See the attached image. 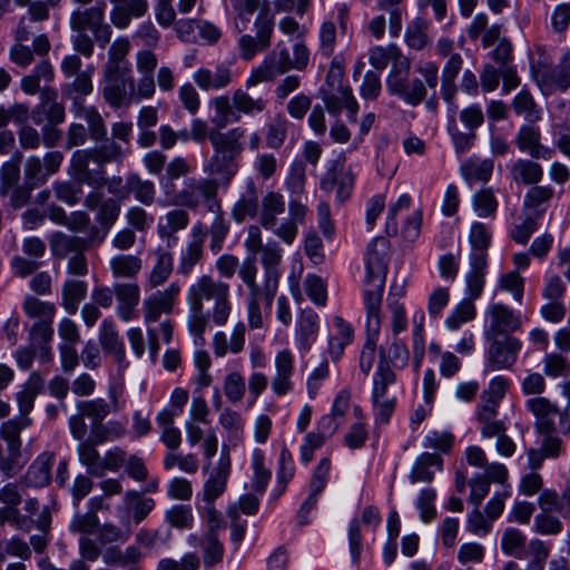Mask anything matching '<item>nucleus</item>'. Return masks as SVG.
Listing matches in <instances>:
<instances>
[{
	"label": "nucleus",
	"instance_id": "f257e3e1",
	"mask_svg": "<svg viewBox=\"0 0 570 570\" xmlns=\"http://www.w3.org/2000/svg\"><path fill=\"white\" fill-rule=\"evenodd\" d=\"M229 286L215 281L208 275H203L190 286L188 302L195 321H205L213 317L214 321H226L230 313L228 301Z\"/></svg>",
	"mask_w": 570,
	"mask_h": 570
},
{
	"label": "nucleus",
	"instance_id": "f03ea898",
	"mask_svg": "<svg viewBox=\"0 0 570 570\" xmlns=\"http://www.w3.org/2000/svg\"><path fill=\"white\" fill-rule=\"evenodd\" d=\"M386 250L387 242L382 237L375 238L372 243H370L366 250L365 283L367 288L365 291V304L367 317L370 320L387 317L385 313L382 315L380 314V306L387 271L385 262Z\"/></svg>",
	"mask_w": 570,
	"mask_h": 570
},
{
	"label": "nucleus",
	"instance_id": "7ed1b4c3",
	"mask_svg": "<svg viewBox=\"0 0 570 570\" xmlns=\"http://www.w3.org/2000/svg\"><path fill=\"white\" fill-rule=\"evenodd\" d=\"M511 323H491L485 335L491 345L487 354L484 372H494L511 368L518 357L521 343L510 335L514 327Z\"/></svg>",
	"mask_w": 570,
	"mask_h": 570
},
{
	"label": "nucleus",
	"instance_id": "20e7f679",
	"mask_svg": "<svg viewBox=\"0 0 570 570\" xmlns=\"http://www.w3.org/2000/svg\"><path fill=\"white\" fill-rule=\"evenodd\" d=\"M106 4L104 2L86 9L71 12L69 18L70 29L75 32L89 30L95 40L105 47L111 39V27L106 22Z\"/></svg>",
	"mask_w": 570,
	"mask_h": 570
},
{
	"label": "nucleus",
	"instance_id": "39448f33",
	"mask_svg": "<svg viewBox=\"0 0 570 570\" xmlns=\"http://www.w3.org/2000/svg\"><path fill=\"white\" fill-rule=\"evenodd\" d=\"M343 70L340 66H332L327 73L328 90L324 92L323 100L326 109L332 115H338L343 108L350 112V118L355 120L358 105L353 97L352 89L342 85Z\"/></svg>",
	"mask_w": 570,
	"mask_h": 570
},
{
	"label": "nucleus",
	"instance_id": "423d86ee",
	"mask_svg": "<svg viewBox=\"0 0 570 570\" xmlns=\"http://www.w3.org/2000/svg\"><path fill=\"white\" fill-rule=\"evenodd\" d=\"M264 8L255 20L257 37L243 35L237 41L239 57L244 61H250L258 52L265 51L271 46V39L274 31V19L268 17V2L263 0Z\"/></svg>",
	"mask_w": 570,
	"mask_h": 570
},
{
	"label": "nucleus",
	"instance_id": "0eeeda50",
	"mask_svg": "<svg viewBox=\"0 0 570 570\" xmlns=\"http://www.w3.org/2000/svg\"><path fill=\"white\" fill-rule=\"evenodd\" d=\"M291 69L292 59L287 49L273 50L264 58L259 66L252 69L246 78L245 86L247 89H250L262 82H272Z\"/></svg>",
	"mask_w": 570,
	"mask_h": 570
},
{
	"label": "nucleus",
	"instance_id": "6e6552de",
	"mask_svg": "<svg viewBox=\"0 0 570 570\" xmlns=\"http://www.w3.org/2000/svg\"><path fill=\"white\" fill-rule=\"evenodd\" d=\"M155 500L148 498L144 492L128 490L122 497V505L117 508L120 523L130 525L132 520L135 524L141 523L155 509Z\"/></svg>",
	"mask_w": 570,
	"mask_h": 570
},
{
	"label": "nucleus",
	"instance_id": "1a4fd4ad",
	"mask_svg": "<svg viewBox=\"0 0 570 570\" xmlns=\"http://www.w3.org/2000/svg\"><path fill=\"white\" fill-rule=\"evenodd\" d=\"M63 160V155L60 151L47 153L43 159L37 156L27 158L24 163V177L26 183L30 188L36 185L43 184L48 177L56 174Z\"/></svg>",
	"mask_w": 570,
	"mask_h": 570
},
{
	"label": "nucleus",
	"instance_id": "9d476101",
	"mask_svg": "<svg viewBox=\"0 0 570 570\" xmlns=\"http://www.w3.org/2000/svg\"><path fill=\"white\" fill-rule=\"evenodd\" d=\"M566 294V285L560 276H550L542 289L543 304L541 315L547 321H561L566 316V306L562 297Z\"/></svg>",
	"mask_w": 570,
	"mask_h": 570
},
{
	"label": "nucleus",
	"instance_id": "9b49d317",
	"mask_svg": "<svg viewBox=\"0 0 570 570\" xmlns=\"http://www.w3.org/2000/svg\"><path fill=\"white\" fill-rule=\"evenodd\" d=\"M180 292V285L171 283L165 289L157 291L148 296L142 303L145 318L147 321H156L163 315H170Z\"/></svg>",
	"mask_w": 570,
	"mask_h": 570
},
{
	"label": "nucleus",
	"instance_id": "f8f14e48",
	"mask_svg": "<svg viewBox=\"0 0 570 570\" xmlns=\"http://www.w3.org/2000/svg\"><path fill=\"white\" fill-rule=\"evenodd\" d=\"M230 474V456L227 448L222 450L219 462L213 469L208 479L204 483L203 501L214 503L227 488V481Z\"/></svg>",
	"mask_w": 570,
	"mask_h": 570
},
{
	"label": "nucleus",
	"instance_id": "ddd939ff",
	"mask_svg": "<svg viewBox=\"0 0 570 570\" xmlns=\"http://www.w3.org/2000/svg\"><path fill=\"white\" fill-rule=\"evenodd\" d=\"M102 97L112 108H120L131 102L135 97L134 78L131 76L102 80Z\"/></svg>",
	"mask_w": 570,
	"mask_h": 570
},
{
	"label": "nucleus",
	"instance_id": "4468645a",
	"mask_svg": "<svg viewBox=\"0 0 570 570\" xmlns=\"http://www.w3.org/2000/svg\"><path fill=\"white\" fill-rule=\"evenodd\" d=\"M294 356L288 350L278 352L275 356V375L272 379V390L278 395H286L293 390Z\"/></svg>",
	"mask_w": 570,
	"mask_h": 570
},
{
	"label": "nucleus",
	"instance_id": "2eb2a0df",
	"mask_svg": "<svg viewBox=\"0 0 570 570\" xmlns=\"http://www.w3.org/2000/svg\"><path fill=\"white\" fill-rule=\"evenodd\" d=\"M470 269L465 276L466 292L471 299H476L485 284L488 255L482 252H472L470 255Z\"/></svg>",
	"mask_w": 570,
	"mask_h": 570
},
{
	"label": "nucleus",
	"instance_id": "dca6fc26",
	"mask_svg": "<svg viewBox=\"0 0 570 570\" xmlns=\"http://www.w3.org/2000/svg\"><path fill=\"white\" fill-rule=\"evenodd\" d=\"M147 0H122L114 3L110 11V21L118 29H126L131 20L141 18L148 11Z\"/></svg>",
	"mask_w": 570,
	"mask_h": 570
},
{
	"label": "nucleus",
	"instance_id": "f3484780",
	"mask_svg": "<svg viewBox=\"0 0 570 570\" xmlns=\"http://www.w3.org/2000/svg\"><path fill=\"white\" fill-rule=\"evenodd\" d=\"M91 160L94 161V156L90 149L75 151L71 157L69 174L79 184L100 186L102 184V176L89 170V163Z\"/></svg>",
	"mask_w": 570,
	"mask_h": 570
},
{
	"label": "nucleus",
	"instance_id": "a211bd4d",
	"mask_svg": "<svg viewBox=\"0 0 570 570\" xmlns=\"http://www.w3.org/2000/svg\"><path fill=\"white\" fill-rule=\"evenodd\" d=\"M58 94L50 87H43L41 90L42 104L32 111L35 124L42 122L41 112L47 117L49 125H58L65 120V107L57 101Z\"/></svg>",
	"mask_w": 570,
	"mask_h": 570
},
{
	"label": "nucleus",
	"instance_id": "6ab92c4d",
	"mask_svg": "<svg viewBox=\"0 0 570 570\" xmlns=\"http://www.w3.org/2000/svg\"><path fill=\"white\" fill-rule=\"evenodd\" d=\"M262 253V265L265 268L266 278V301L271 302L275 295L278 284V272L277 266L282 261V250L276 244H267L261 250Z\"/></svg>",
	"mask_w": 570,
	"mask_h": 570
},
{
	"label": "nucleus",
	"instance_id": "aec40b11",
	"mask_svg": "<svg viewBox=\"0 0 570 570\" xmlns=\"http://www.w3.org/2000/svg\"><path fill=\"white\" fill-rule=\"evenodd\" d=\"M114 293L118 301V314L122 320H131L137 316L136 309L140 299V289L137 284L120 283L114 286Z\"/></svg>",
	"mask_w": 570,
	"mask_h": 570
},
{
	"label": "nucleus",
	"instance_id": "412c9836",
	"mask_svg": "<svg viewBox=\"0 0 570 570\" xmlns=\"http://www.w3.org/2000/svg\"><path fill=\"white\" fill-rule=\"evenodd\" d=\"M52 465L53 454L49 452L41 453L28 468L22 480L24 487L41 488L49 484Z\"/></svg>",
	"mask_w": 570,
	"mask_h": 570
},
{
	"label": "nucleus",
	"instance_id": "4be33fe9",
	"mask_svg": "<svg viewBox=\"0 0 570 570\" xmlns=\"http://www.w3.org/2000/svg\"><path fill=\"white\" fill-rule=\"evenodd\" d=\"M307 207L296 199L288 206V219L275 228L274 234L284 243L291 245L297 235V225L305 222Z\"/></svg>",
	"mask_w": 570,
	"mask_h": 570
},
{
	"label": "nucleus",
	"instance_id": "5701e85b",
	"mask_svg": "<svg viewBox=\"0 0 570 570\" xmlns=\"http://www.w3.org/2000/svg\"><path fill=\"white\" fill-rule=\"evenodd\" d=\"M193 79L203 90L223 89L232 82V69L225 63L218 65L214 71L200 68L195 71Z\"/></svg>",
	"mask_w": 570,
	"mask_h": 570
},
{
	"label": "nucleus",
	"instance_id": "b1692460",
	"mask_svg": "<svg viewBox=\"0 0 570 570\" xmlns=\"http://www.w3.org/2000/svg\"><path fill=\"white\" fill-rule=\"evenodd\" d=\"M525 406L538 419V432H552L554 430V423L550 417L561 415V413L548 399L532 397L525 402Z\"/></svg>",
	"mask_w": 570,
	"mask_h": 570
},
{
	"label": "nucleus",
	"instance_id": "393cba45",
	"mask_svg": "<svg viewBox=\"0 0 570 570\" xmlns=\"http://www.w3.org/2000/svg\"><path fill=\"white\" fill-rule=\"evenodd\" d=\"M244 137L245 129L240 127L233 128L227 132L213 131L209 134V139L214 149H219L234 158H236L243 150Z\"/></svg>",
	"mask_w": 570,
	"mask_h": 570
},
{
	"label": "nucleus",
	"instance_id": "a878e982",
	"mask_svg": "<svg viewBox=\"0 0 570 570\" xmlns=\"http://www.w3.org/2000/svg\"><path fill=\"white\" fill-rule=\"evenodd\" d=\"M515 145L533 158L551 157V150L540 144V131L537 128L522 126L515 137Z\"/></svg>",
	"mask_w": 570,
	"mask_h": 570
},
{
	"label": "nucleus",
	"instance_id": "bb28decb",
	"mask_svg": "<svg viewBox=\"0 0 570 570\" xmlns=\"http://www.w3.org/2000/svg\"><path fill=\"white\" fill-rule=\"evenodd\" d=\"M285 212V200L282 194L268 191L262 198L259 223L265 229L277 228V216Z\"/></svg>",
	"mask_w": 570,
	"mask_h": 570
},
{
	"label": "nucleus",
	"instance_id": "cd10ccee",
	"mask_svg": "<svg viewBox=\"0 0 570 570\" xmlns=\"http://www.w3.org/2000/svg\"><path fill=\"white\" fill-rule=\"evenodd\" d=\"M354 178L350 171L330 170L322 179L323 190L335 191L340 202H344L352 193Z\"/></svg>",
	"mask_w": 570,
	"mask_h": 570
},
{
	"label": "nucleus",
	"instance_id": "c85d7f7f",
	"mask_svg": "<svg viewBox=\"0 0 570 570\" xmlns=\"http://www.w3.org/2000/svg\"><path fill=\"white\" fill-rule=\"evenodd\" d=\"M99 342L104 352L114 357L120 370L127 367L124 343L110 323L104 324Z\"/></svg>",
	"mask_w": 570,
	"mask_h": 570
},
{
	"label": "nucleus",
	"instance_id": "c756f323",
	"mask_svg": "<svg viewBox=\"0 0 570 570\" xmlns=\"http://www.w3.org/2000/svg\"><path fill=\"white\" fill-rule=\"evenodd\" d=\"M234 159L230 155L214 149V155L205 166L204 171L210 176H217L220 181L227 184L237 170Z\"/></svg>",
	"mask_w": 570,
	"mask_h": 570
},
{
	"label": "nucleus",
	"instance_id": "7c9ffc66",
	"mask_svg": "<svg viewBox=\"0 0 570 570\" xmlns=\"http://www.w3.org/2000/svg\"><path fill=\"white\" fill-rule=\"evenodd\" d=\"M176 416V412L164 409L157 414L156 417V422L161 430L160 440L170 450V452L177 450L181 443L180 430L174 426Z\"/></svg>",
	"mask_w": 570,
	"mask_h": 570
},
{
	"label": "nucleus",
	"instance_id": "2f4dec72",
	"mask_svg": "<svg viewBox=\"0 0 570 570\" xmlns=\"http://www.w3.org/2000/svg\"><path fill=\"white\" fill-rule=\"evenodd\" d=\"M43 389V380L39 373L33 372L30 374L22 389L17 393V403L20 415H26L33 409L36 397Z\"/></svg>",
	"mask_w": 570,
	"mask_h": 570
},
{
	"label": "nucleus",
	"instance_id": "473e14b6",
	"mask_svg": "<svg viewBox=\"0 0 570 570\" xmlns=\"http://www.w3.org/2000/svg\"><path fill=\"white\" fill-rule=\"evenodd\" d=\"M125 187L138 203L145 206H151L155 203L156 187L151 180L144 179L138 174H129L126 177Z\"/></svg>",
	"mask_w": 570,
	"mask_h": 570
},
{
	"label": "nucleus",
	"instance_id": "72a5a7b5",
	"mask_svg": "<svg viewBox=\"0 0 570 570\" xmlns=\"http://www.w3.org/2000/svg\"><path fill=\"white\" fill-rule=\"evenodd\" d=\"M509 385L510 381L502 375L492 379L488 387L481 393V403L478 410L489 409V411H498V406L505 396Z\"/></svg>",
	"mask_w": 570,
	"mask_h": 570
},
{
	"label": "nucleus",
	"instance_id": "f704fd0d",
	"mask_svg": "<svg viewBox=\"0 0 570 570\" xmlns=\"http://www.w3.org/2000/svg\"><path fill=\"white\" fill-rule=\"evenodd\" d=\"M102 561L107 566L128 567L138 563L142 553L136 546H128L124 550L118 546H110L102 552Z\"/></svg>",
	"mask_w": 570,
	"mask_h": 570
},
{
	"label": "nucleus",
	"instance_id": "c9c22d12",
	"mask_svg": "<svg viewBox=\"0 0 570 570\" xmlns=\"http://www.w3.org/2000/svg\"><path fill=\"white\" fill-rule=\"evenodd\" d=\"M155 255L156 262L147 278V284L150 288H157L166 283L174 267L173 255L169 252L158 248Z\"/></svg>",
	"mask_w": 570,
	"mask_h": 570
},
{
	"label": "nucleus",
	"instance_id": "e433bc0d",
	"mask_svg": "<svg viewBox=\"0 0 570 570\" xmlns=\"http://www.w3.org/2000/svg\"><path fill=\"white\" fill-rule=\"evenodd\" d=\"M75 115L88 124L92 140L104 141L107 138V128L100 112L92 106L76 105Z\"/></svg>",
	"mask_w": 570,
	"mask_h": 570
},
{
	"label": "nucleus",
	"instance_id": "4c0bfd02",
	"mask_svg": "<svg viewBox=\"0 0 570 570\" xmlns=\"http://www.w3.org/2000/svg\"><path fill=\"white\" fill-rule=\"evenodd\" d=\"M55 78V72L52 65L48 60H43L40 63H38L32 71V73L24 76L21 79V89L27 95H35L36 92L40 91V83L41 82H51Z\"/></svg>",
	"mask_w": 570,
	"mask_h": 570
},
{
	"label": "nucleus",
	"instance_id": "58836bf2",
	"mask_svg": "<svg viewBox=\"0 0 570 570\" xmlns=\"http://www.w3.org/2000/svg\"><path fill=\"white\" fill-rule=\"evenodd\" d=\"M354 330L348 323H335L330 331L328 353L337 361L344 352V347L353 340Z\"/></svg>",
	"mask_w": 570,
	"mask_h": 570
},
{
	"label": "nucleus",
	"instance_id": "ea45409f",
	"mask_svg": "<svg viewBox=\"0 0 570 570\" xmlns=\"http://www.w3.org/2000/svg\"><path fill=\"white\" fill-rule=\"evenodd\" d=\"M432 465L441 469L442 460L439 455L433 453H422L414 462L411 473L409 475L411 483L431 482L434 478L433 472L430 470Z\"/></svg>",
	"mask_w": 570,
	"mask_h": 570
},
{
	"label": "nucleus",
	"instance_id": "a19ab883",
	"mask_svg": "<svg viewBox=\"0 0 570 570\" xmlns=\"http://www.w3.org/2000/svg\"><path fill=\"white\" fill-rule=\"evenodd\" d=\"M110 269L117 278H134L142 267V261L136 255L120 254L114 256L110 262Z\"/></svg>",
	"mask_w": 570,
	"mask_h": 570
},
{
	"label": "nucleus",
	"instance_id": "79ce46f5",
	"mask_svg": "<svg viewBox=\"0 0 570 570\" xmlns=\"http://www.w3.org/2000/svg\"><path fill=\"white\" fill-rule=\"evenodd\" d=\"M32 420L29 416L20 415L19 417L9 420L2 424L0 434L8 443L9 452L20 451V432L30 426Z\"/></svg>",
	"mask_w": 570,
	"mask_h": 570
},
{
	"label": "nucleus",
	"instance_id": "37998d69",
	"mask_svg": "<svg viewBox=\"0 0 570 570\" xmlns=\"http://www.w3.org/2000/svg\"><path fill=\"white\" fill-rule=\"evenodd\" d=\"M131 534L130 525L119 527L112 522H105L98 527L97 539L102 548L126 543Z\"/></svg>",
	"mask_w": 570,
	"mask_h": 570
},
{
	"label": "nucleus",
	"instance_id": "c03bdc74",
	"mask_svg": "<svg viewBox=\"0 0 570 570\" xmlns=\"http://www.w3.org/2000/svg\"><path fill=\"white\" fill-rule=\"evenodd\" d=\"M53 330L50 323H35L29 328L30 346L33 348H40V358L42 362H49L51 360L50 348L47 344L51 341Z\"/></svg>",
	"mask_w": 570,
	"mask_h": 570
},
{
	"label": "nucleus",
	"instance_id": "a18cd8bd",
	"mask_svg": "<svg viewBox=\"0 0 570 570\" xmlns=\"http://www.w3.org/2000/svg\"><path fill=\"white\" fill-rule=\"evenodd\" d=\"M258 209L257 190L254 183L247 184L246 193L235 204L232 215L233 218L240 223L247 217H255Z\"/></svg>",
	"mask_w": 570,
	"mask_h": 570
},
{
	"label": "nucleus",
	"instance_id": "49530a36",
	"mask_svg": "<svg viewBox=\"0 0 570 570\" xmlns=\"http://www.w3.org/2000/svg\"><path fill=\"white\" fill-rule=\"evenodd\" d=\"M232 102L236 111L243 115L263 112L267 107V100L263 97H252L243 89H236L232 96Z\"/></svg>",
	"mask_w": 570,
	"mask_h": 570
},
{
	"label": "nucleus",
	"instance_id": "de8ad7c7",
	"mask_svg": "<svg viewBox=\"0 0 570 570\" xmlns=\"http://www.w3.org/2000/svg\"><path fill=\"white\" fill-rule=\"evenodd\" d=\"M542 168L538 163L528 159H519L511 167V176L515 181L533 185L541 180Z\"/></svg>",
	"mask_w": 570,
	"mask_h": 570
},
{
	"label": "nucleus",
	"instance_id": "09e8293b",
	"mask_svg": "<svg viewBox=\"0 0 570 570\" xmlns=\"http://www.w3.org/2000/svg\"><path fill=\"white\" fill-rule=\"evenodd\" d=\"M258 268L254 258H246L240 265L238 275L244 284L248 287L250 297H265L266 298V282L259 285L256 282Z\"/></svg>",
	"mask_w": 570,
	"mask_h": 570
},
{
	"label": "nucleus",
	"instance_id": "8fccbe9b",
	"mask_svg": "<svg viewBox=\"0 0 570 570\" xmlns=\"http://www.w3.org/2000/svg\"><path fill=\"white\" fill-rule=\"evenodd\" d=\"M498 411L478 410L476 420L481 425L480 432L482 438H500L507 432L505 424L497 420Z\"/></svg>",
	"mask_w": 570,
	"mask_h": 570
},
{
	"label": "nucleus",
	"instance_id": "3c124183",
	"mask_svg": "<svg viewBox=\"0 0 570 570\" xmlns=\"http://www.w3.org/2000/svg\"><path fill=\"white\" fill-rule=\"evenodd\" d=\"M86 242L82 238L68 236L63 233H56L50 238V247L55 256L65 257L69 253L81 252Z\"/></svg>",
	"mask_w": 570,
	"mask_h": 570
},
{
	"label": "nucleus",
	"instance_id": "603ef678",
	"mask_svg": "<svg viewBox=\"0 0 570 570\" xmlns=\"http://www.w3.org/2000/svg\"><path fill=\"white\" fill-rule=\"evenodd\" d=\"M80 462L86 465L90 475L100 478L104 475L102 459L95 445L90 442H81L78 445Z\"/></svg>",
	"mask_w": 570,
	"mask_h": 570
},
{
	"label": "nucleus",
	"instance_id": "864d4df0",
	"mask_svg": "<svg viewBox=\"0 0 570 570\" xmlns=\"http://www.w3.org/2000/svg\"><path fill=\"white\" fill-rule=\"evenodd\" d=\"M410 70V60L405 57L404 59H397L395 63H393L391 73L387 78V90L392 95H397L401 97L403 90L405 89L407 82V75Z\"/></svg>",
	"mask_w": 570,
	"mask_h": 570
},
{
	"label": "nucleus",
	"instance_id": "5fc2aeb1",
	"mask_svg": "<svg viewBox=\"0 0 570 570\" xmlns=\"http://www.w3.org/2000/svg\"><path fill=\"white\" fill-rule=\"evenodd\" d=\"M77 409L82 416L92 421L94 426H99L110 412V406L104 399L78 402Z\"/></svg>",
	"mask_w": 570,
	"mask_h": 570
},
{
	"label": "nucleus",
	"instance_id": "6e6d98bb",
	"mask_svg": "<svg viewBox=\"0 0 570 570\" xmlns=\"http://www.w3.org/2000/svg\"><path fill=\"white\" fill-rule=\"evenodd\" d=\"M264 453L259 449H255L252 455V466L254 476L252 488L256 493H263L272 478V472L264 466Z\"/></svg>",
	"mask_w": 570,
	"mask_h": 570
},
{
	"label": "nucleus",
	"instance_id": "4d7b16f0",
	"mask_svg": "<svg viewBox=\"0 0 570 570\" xmlns=\"http://www.w3.org/2000/svg\"><path fill=\"white\" fill-rule=\"evenodd\" d=\"M105 140V144L95 148H89L94 156V163L100 167L110 161L121 163L125 157V153L121 147L112 140Z\"/></svg>",
	"mask_w": 570,
	"mask_h": 570
},
{
	"label": "nucleus",
	"instance_id": "13d9d810",
	"mask_svg": "<svg viewBox=\"0 0 570 570\" xmlns=\"http://www.w3.org/2000/svg\"><path fill=\"white\" fill-rule=\"evenodd\" d=\"M493 160H471L462 165L461 173L466 180H482L490 179L493 171Z\"/></svg>",
	"mask_w": 570,
	"mask_h": 570
},
{
	"label": "nucleus",
	"instance_id": "bf43d9fd",
	"mask_svg": "<svg viewBox=\"0 0 570 570\" xmlns=\"http://www.w3.org/2000/svg\"><path fill=\"white\" fill-rule=\"evenodd\" d=\"M288 122L284 116L277 115L267 125L265 136L266 145L272 149H278L283 146L287 135Z\"/></svg>",
	"mask_w": 570,
	"mask_h": 570
},
{
	"label": "nucleus",
	"instance_id": "052dcab7",
	"mask_svg": "<svg viewBox=\"0 0 570 570\" xmlns=\"http://www.w3.org/2000/svg\"><path fill=\"white\" fill-rule=\"evenodd\" d=\"M404 58L395 45L387 47L377 46L370 50V63L379 70L384 69L391 60L395 63L397 59Z\"/></svg>",
	"mask_w": 570,
	"mask_h": 570
},
{
	"label": "nucleus",
	"instance_id": "680f3d73",
	"mask_svg": "<svg viewBox=\"0 0 570 570\" xmlns=\"http://www.w3.org/2000/svg\"><path fill=\"white\" fill-rule=\"evenodd\" d=\"M203 256V239L202 238H195L189 245L187 246L186 250L183 253L179 265H178V273L187 276L190 274L193 268L196 264L199 263Z\"/></svg>",
	"mask_w": 570,
	"mask_h": 570
},
{
	"label": "nucleus",
	"instance_id": "e2e57ef3",
	"mask_svg": "<svg viewBox=\"0 0 570 570\" xmlns=\"http://www.w3.org/2000/svg\"><path fill=\"white\" fill-rule=\"evenodd\" d=\"M165 520L176 529L191 528L194 522L193 509L190 505L176 504L166 511Z\"/></svg>",
	"mask_w": 570,
	"mask_h": 570
},
{
	"label": "nucleus",
	"instance_id": "0e129e2a",
	"mask_svg": "<svg viewBox=\"0 0 570 570\" xmlns=\"http://www.w3.org/2000/svg\"><path fill=\"white\" fill-rule=\"evenodd\" d=\"M86 284L81 281L66 282L62 291L63 307L69 314L77 311L78 303L86 296Z\"/></svg>",
	"mask_w": 570,
	"mask_h": 570
},
{
	"label": "nucleus",
	"instance_id": "69168bd1",
	"mask_svg": "<svg viewBox=\"0 0 570 570\" xmlns=\"http://www.w3.org/2000/svg\"><path fill=\"white\" fill-rule=\"evenodd\" d=\"M527 538L518 529L508 528L502 534V551L515 558H521Z\"/></svg>",
	"mask_w": 570,
	"mask_h": 570
},
{
	"label": "nucleus",
	"instance_id": "338daca9",
	"mask_svg": "<svg viewBox=\"0 0 570 570\" xmlns=\"http://www.w3.org/2000/svg\"><path fill=\"white\" fill-rule=\"evenodd\" d=\"M7 557H17L22 560H29L31 557V549L29 544L18 537L11 539L0 540V560Z\"/></svg>",
	"mask_w": 570,
	"mask_h": 570
},
{
	"label": "nucleus",
	"instance_id": "774afa93",
	"mask_svg": "<svg viewBox=\"0 0 570 570\" xmlns=\"http://www.w3.org/2000/svg\"><path fill=\"white\" fill-rule=\"evenodd\" d=\"M175 465H178L179 470L188 473L195 474L198 471V459L195 454H178L175 452H168L164 458V468L166 470H171Z\"/></svg>",
	"mask_w": 570,
	"mask_h": 570
}]
</instances>
